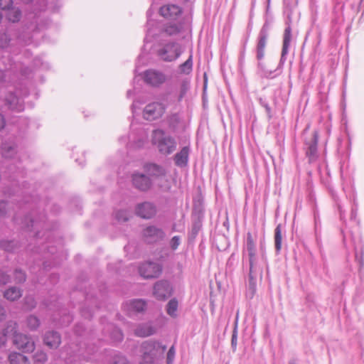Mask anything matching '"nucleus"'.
<instances>
[{
  "instance_id": "obj_1",
  "label": "nucleus",
  "mask_w": 364,
  "mask_h": 364,
  "mask_svg": "<svg viewBox=\"0 0 364 364\" xmlns=\"http://www.w3.org/2000/svg\"><path fill=\"white\" fill-rule=\"evenodd\" d=\"M298 0H284V14L287 15L286 25L287 27L284 29L283 34V42L281 58L277 68L274 70H269L264 68V64L261 60L264 57V49L267 43V39L269 37V26L267 23H264L261 30L259 31L257 43L256 46V58L258 60L257 67L259 70L262 73V75L265 77H272V73L280 69L284 64L287 60V55L289 53V49L290 43L292 38L291 35V15L294 9L296 7Z\"/></svg>"
},
{
  "instance_id": "obj_2",
  "label": "nucleus",
  "mask_w": 364,
  "mask_h": 364,
  "mask_svg": "<svg viewBox=\"0 0 364 364\" xmlns=\"http://www.w3.org/2000/svg\"><path fill=\"white\" fill-rule=\"evenodd\" d=\"M246 250L249 257V272L247 284L246 296L252 299L257 291V277L262 269L258 265V259L256 255V247L251 232L247 233Z\"/></svg>"
},
{
  "instance_id": "obj_3",
  "label": "nucleus",
  "mask_w": 364,
  "mask_h": 364,
  "mask_svg": "<svg viewBox=\"0 0 364 364\" xmlns=\"http://www.w3.org/2000/svg\"><path fill=\"white\" fill-rule=\"evenodd\" d=\"M151 136L152 144L156 146L161 154L168 156L176 150V139L173 136L168 134L164 129H154L152 132Z\"/></svg>"
},
{
  "instance_id": "obj_4",
  "label": "nucleus",
  "mask_w": 364,
  "mask_h": 364,
  "mask_svg": "<svg viewBox=\"0 0 364 364\" xmlns=\"http://www.w3.org/2000/svg\"><path fill=\"white\" fill-rule=\"evenodd\" d=\"M141 349L142 360L140 364H154V359L164 353L166 346L156 341L149 340L142 343Z\"/></svg>"
},
{
  "instance_id": "obj_5",
  "label": "nucleus",
  "mask_w": 364,
  "mask_h": 364,
  "mask_svg": "<svg viewBox=\"0 0 364 364\" xmlns=\"http://www.w3.org/2000/svg\"><path fill=\"white\" fill-rule=\"evenodd\" d=\"M181 45L175 41L168 42L157 50V55L165 62H172L182 53Z\"/></svg>"
},
{
  "instance_id": "obj_6",
  "label": "nucleus",
  "mask_w": 364,
  "mask_h": 364,
  "mask_svg": "<svg viewBox=\"0 0 364 364\" xmlns=\"http://www.w3.org/2000/svg\"><path fill=\"white\" fill-rule=\"evenodd\" d=\"M173 291L171 284L167 280L157 281L153 287V295L159 301H165Z\"/></svg>"
},
{
  "instance_id": "obj_7",
  "label": "nucleus",
  "mask_w": 364,
  "mask_h": 364,
  "mask_svg": "<svg viewBox=\"0 0 364 364\" xmlns=\"http://www.w3.org/2000/svg\"><path fill=\"white\" fill-rule=\"evenodd\" d=\"M13 343L19 350L23 353H31L35 349V343L32 338L27 335L17 332L13 335Z\"/></svg>"
},
{
  "instance_id": "obj_8",
  "label": "nucleus",
  "mask_w": 364,
  "mask_h": 364,
  "mask_svg": "<svg viewBox=\"0 0 364 364\" xmlns=\"http://www.w3.org/2000/svg\"><path fill=\"white\" fill-rule=\"evenodd\" d=\"M139 274L144 279L159 277L162 272V266L154 262H146L139 267Z\"/></svg>"
},
{
  "instance_id": "obj_9",
  "label": "nucleus",
  "mask_w": 364,
  "mask_h": 364,
  "mask_svg": "<svg viewBox=\"0 0 364 364\" xmlns=\"http://www.w3.org/2000/svg\"><path fill=\"white\" fill-rule=\"evenodd\" d=\"M158 212L157 206L150 201H144L136 204L135 213L137 216L145 220L154 218Z\"/></svg>"
},
{
  "instance_id": "obj_10",
  "label": "nucleus",
  "mask_w": 364,
  "mask_h": 364,
  "mask_svg": "<svg viewBox=\"0 0 364 364\" xmlns=\"http://www.w3.org/2000/svg\"><path fill=\"white\" fill-rule=\"evenodd\" d=\"M166 106L161 102L149 103L144 109V118L149 121H153L160 118L165 113Z\"/></svg>"
},
{
  "instance_id": "obj_11",
  "label": "nucleus",
  "mask_w": 364,
  "mask_h": 364,
  "mask_svg": "<svg viewBox=\"0 0 364 364\" xmlns=\"http://www.w3.org/2000/svg\"><path fill=\"white\" fill-rule=\"evenodd\" d=\"M143 236L148 244H155L166 238L164 230L156 225H149L143 230Z\"/></svg>"
},
{
  "instance_id": "obj_12",
  "label": "nucleus",
  "mask_w": 364,
  "mask_h": 364,
  "mask_svg": "<svg viewBox=\"0 0 364 364\" xmlns=\"http://www.w3.org/2000/svg\"><path fill=\"white\" fill-rule=\"evenodd\" d=\"M132 184L137 190L146 192L152 186V181L144 173L135 172L132 176Z\"/></svg>"
},
{
  "instance_id": "obj_13",
  "label": "nucleus",
  "mask_w": 364,
  "mask_h": 364,
  "mask_svg": "<svg viewBox=\"0 0 364 364\" xmlns=\"http://www.w3.org/2000/svg\"><path fill=\"white\" fill-rule=\"evenodd\" d=\"M144 80L153 87H159L166 80V76L162 72L148 70L144 73Z\"/></svg>"
},
{
  "instance_id": "obj_14",
  "label": "nucleus",
  "mask_w": 364,
  "mask_h": 364,
  "mask_svg": "<svg viewBox=\"0 0 364 364\" xmlns=\"http://www.w3.org/2000/svg\"><path fill=\"white\" fill-rule=\"evenodd\" d=\"M4 105L8 109L17 112H20L24 109L21 100L12 92L6 95Z\"/></svg>"
},
{
  "instance_id": "obj_15",
  "label": "nucleus",
  "mask_w": 364,
  "mask_h": 364,
  "mask_svg": "<svg viewBox=\"0 0 364 364\" xmlns=\"http://www.w3.org/2000/svg\"><path fill=\"white\" fill-rule=\"evenodd\" d=\"M318 132L314 131L312 137L305 141L306 145V154L309 159V161H313L317 158L318 142Z\"/></svg>"
},
{
  "instance_id": "obj_16",
  "label": "nucleus",
  "mask_w": 364,
  "mask_h": 364,
  "mask_svg": "<svg viewBox=\"0 0 364 364\" xmlns=\"http://www.w3.org/2000/svg\"><path fill=\"white\" fill-rule=\"evenodd\" d=\"M190 154L191 148L189 146L182 147L173 157L175 166L181 168L187 167Z\"/></svg>"
},
{
  "instance_id": "obj_17",
  "label": "nucleus",
  "mask_w": 364,
  "mask_h": 364,
  "mask_svg": "<svg viewBox=\"0 0 364 364\" xmlns=\"http://www.w3.org/2000/svg\"><path fill=\"white\" fill-rule=\"evenodd\" d=\"M44 344L50 349H56L61 343L60 334L56 331H48L43 335Z\"/></svg>"
},
{
  "instance_id": "obj_18",
  "label": "nucleus",
  "mask_w": 364,
  "mask_h": 364,
  "mask_svg": "<svg viewBox=\"0 0 364 364\" xmlns=\"http://www.w3.org/2000/svg\"><path fill=\"white\" fill-rule=\"evenodd\" d=\"M18 325L16 322L9 321L6 323L5 328H0V347L4 346L9 338L12 337L16 333Z\"/></svg>"
},
{
  "instance_id": "obj_19",
  "label": "nucleus",
  "mask_w": 364,
  "mask_h": 364,
  "mask_svg": "<svg viewBox=\"0 0 364 364\" xmlns=\"http://www.w3.org/2000/svg\"><path fill=\"white\" fill-rule=\"evenodd\" d=\"M193 211L196 215V218L193 220L191 230L189 232L188 237L191 240H194L197 237L199 231L202 228V210L199 208L197 209L196 207H194Z\"/></svg>"
},
{
  "instance_id": "obj_20",
  "label": "nucleus",
  "mask_w": 364,
  "mask_h": 364,
  "mask_svg": "<svg viewBox=\"0 0 364 364\" xmlns=\"http://www.w3.org/2000/svg\"><path fill=\"white\" fill-rule=\"evenodd\" d=\"M182 12L181 9L176 5L174 4H168L163 6L160 8L159 13L160 14L170 19L176 18Z\"/></svg>"
},
{
  "instance_id": "obj_21",
  "label": "nucleus",
  "mask_w": 364,
  "mask_h": 364,
  "mask_svg": "<svg viewBox=\"0 0 364 364\" xmlns=\"http://www.w3.org/2000/svg\"><path fill=\"white\" fill-rule=\"evenodd\" d=\"M164 121L170 132L173 133L176 132L183 124L182 118L178 113H172L167 115Z\"/></svg>"
},
{
  "instance_id": "obj_22",
  "label": "nucleus",
  "mask_w": 364,
  "mask_h": 364,
  "mask_svg": "<svg viewBox=\"0 0 364 364\" xmlns=\"http://www.w3.org/2000/svg\"><path fill=\"white\" fill-rule=\"evenodd\" d=\"M144 168L149 175L155 178L163 177L166 174L165 168L156 164H147L144 165Z\"/></svg>"
},
{
  "instance_id": "obj_23",
  "label": "nucleus",
  "mask_w": 364,
  "mask_h": 364,
  "mask_svg": "<svg viewBox=\"0 0 364 364\" xmlns=\"http://www.w3.org/2000/svg\"><path fill=\"white\" fill-rule=\"evenodd\" d=\"M23 291L17 287H10L4 292V297L11 301L19 299L22 296Z\"/></svg>"
},
{
  "instance_id": "obj_24",
  "label": "nucleus",
  "mask_w": 364,
  "mask_h": 364,
  "mask_svg": "<svg viewBox=\"0 0 364 364\" xmlns=\"http://www.w3.org/2000/svg\"><path fill=\"white\" fill-rule=\"evenodd\" d=\"M146 301L141 299H132L129 301V309L137 313L144 311L146 309Z\"/></svg>"
},
{
  "instance_id": "obj_25",
  "label": "nucleus",
  "mask_w": 364,
  "mask_h": 364,
  "mask_svg": "<svg viewBox=\"0 0 364 364\" xmlns=\"http://www.w3.org/2000/svg\"><path fill=\"white\" fill-rule=\"evenodd\" d=\"M9 360L11 364H30L28 358L20 353H11Z\"/></svg>"
},
{
  "instance_id": "obj_26",
  "label": "nucleus",
  "mask_w": 364,
  "mask_h": 364,
  "mask_svg": "<svg viewBox=\"0 0 364 364\" xmlns=\"http://www.w3.org/2000/svg\"><path fill=\"white\" fill-rule=\"evenodd\" d=\"M182 26L176 23H168L164 26L163 32L168 36H176L181 33Z\"/></svg>"
},
{
  "instance_id": "obj_27",
  "label": "nucleus",
  "mask_w": 364,
  "mask_h": 364,
  "mask_svg": "<svg viewBox=\"0 0 364 364\" xmlns=\"http://www.w3.org/2000/svg\"><path fill=\"white\" fill-rule=\"evenodd\" d=\"M154 328L148 325L141 324L136 327L134 333L139 337H146L154 334Z\"/></svg>"
},
{
  "instance_id": "obj_28",
  "label": "nucleus",
  "mask_w": 364,
  "mask_h": 364,
  "mask_svg": "<svg viewBox=\"0 0 364 364\" xmlns=\"http://www.w3.org/2000/svg\"><path fill=\"white\" fill-rule=\"evenodd\" d=\"M282 225L278 224L274 230V247L276 252L279 254L282 249Z\"/></svg>"
},
{
  "instance_id": "obj_29",
  "label": "nucleus",
  "mask_w": 364,
  "mask_h": 364,
  "mask_svg": "<svg viewBox=\"0 0 364 364\" xmlns=\"http://www.w3.org/2000/svg\"><path fill=\"white\" fill-rule=\"evenodd\" d=\"M6 18L9 22H18L21 18V11L18 8H10L6 12Z\"/></svg>"
},
{
  "instance_id": "obj_30",
  "label": "nucleus",
  "mask_w": 364,
  "mask_h": 364,
  "mask_svg": "<svg viewBox=\"0 0 364 364\" xmlns=\"http://www.w3.org/2000/svg\"><path fill=\"white\" fill-rule=\"evenodd\" d=\"M178 306V300L176 298L171 299L166 305V313L172 318L177 316V310Z\"/></svg>"
},
{
  "instance_id": "obj_31",
  "label": "nucleus",
  "mask_w": 364,
  "mask_h": 364,
  "mask_svg": "<svg viewBox=\"0 0 364 364\" xmlns=\"http://www.w3.org/2000/svg\"><path fill=\"white\" fill-rule=\"evenodd\" d=\"M179 72L181 74L188 75L193 70V55H190L188 58L182 64L179 65Z\"/></svg>"
},
{
  "instance_id": "obj_32",
  "label": "nucleus",
  "mask_w": 364,
  "mask_h": 364,
  "mask_svg": "<svg viewBox=\"0 0 364 364\" xmlns=\"http://www.w3.org/2000/svg\"><path fill=\"white\" fill-rule=\"evenodd\" d=\"M38 223L33 220V218L29 215H26L22 220V228L31 231L32 228H36Z\"/></svg>"
},
{
  "instance_id": "obj_33",
  "label": "nucleus",
  "mask_w": 364,
  "mask_h": 364,
  "mask_svg": "<svg viewBox=\"0 0 364 364\" xmlns=\"http://www.w3.org/2000/svg\"><path fill=\"white\" fill-rule=\"evenodd\" d=\"M14 282L16 284H23L26 281V274L21 268H16L14 271Z\"/></svg>"
},
{
  "instance_id": "obj_34",
  "label": "nucleus",
  "mask_w": 364,
  "mask_h": 364,
  "mask_svg": "<svg viewBox=\"0 0 364 364\" xmlns=\"http://www.w3.org/2000/svg\"><path fill=\"white\" fill-rule=\"evenodd\" d=\"M190 89V81L188 80H183L180 84L179 94L178 96V101L181 102L186 95Z\"/></svg>"
},
{
  "instance_id": "obj_35",
  "label": "nucleus",
  "mask_w": 364,
  "mask_h": 364,
  "mask_svg": "<svg viewBox=\"0 0 364 364\" xmlns=\"http://www.w3.org/2000/svg\"><path fill=\"white\" fill-rule=\"evenodd\" d=\"M26 323L28 328L31 331L36 330L40 326L39 318L34 315L28 316L26 319Z\"/></svg>"
},
{
  "instance_id": "obj_36",
  "label": "nucleus",
  "mask_w": 364,
  "mask_h": 364,
  "mask_svg": "<svg viewBox=\"0 0 364 364\" xmlns=\"http://www.w3.org/2000/svg\"><path fill=\"white\" fill-rule=\"evenodd\" d=\"M1 247L3 249L7 252H13L16 251L18 246V242L14 240H6L3 241L1 242Z\"/></svg>"
},
{
  "instance_id": "obj_37",
  "label": "nucleus",
  "mask_w": 364,
  "mask_h": 364,
  "mask_svg": "<svg viewBox=\"0 0 364 364\" xmlns=\"http://www.w3.org/2000/svg\"><path fill=\"white\" fill-rule=\"evenodd\" d=\"M11 38L10 36L4 31L0 32V48L6 49L9 47Z\"/></svg>"
},
{
  "instance_id": "obj_38",
  "label": "nucleus",
  "mask_w": 364,
  "mask_h": 364,
  "mask_svg": "<svg viewBox=\"0 0 364 364\" xmlns=\"http://www.w3.org/2000/svg\"><path fill=\"white\" fill-rule=\"evenodd\" d=\"M109 364H129V362L125 356L119 353H114L112 355V359Z\"/></svg>"
},
{
  "instance_id": "obj_39",
  "label": "nucleus",
  "mask_w": 364,
  "mask_h": 364,
  "mask_svg": "<svg viewBox=\"0 0 364 364\" xmlns=\"http://www.w3.org/2000/svg\"><path fill=\"white\" fill-rule=\"evenodd\" d=\"M11 282V276L8 271L0 269V286H5Z\"/></svg>"
},
{
  "instance_id": "obj_40",
  "label": "nucleus",
  "mask_w": 364,
  "mask_h": 364,
  "mask_svg": "<svg viewBox=\"0 0 364 364\" xmlns=\"http://www.w3.org/2000/svg\"><path fill=\"white\" fill-rule=\"evenodd\" d=\"M110 337L114 341L119 342L122 341L123 333L119 328L115 326H112V332L110 333Z\"/></svg>"
},
{
  "instance_id": "obj_41",
  "label": "nucleus",
  "mask_w": 364,
  "mask_h": 364,
  "mask_svg": "<svg viewBox=\"0 0 364 364\" xmlns=\"http://www.w3.org/2000/svg\"><path fill=\"white\" fill-rule=\"evenodd\" d=\"M129 217V212L127 210H119L115 213V218L119 222H127Z\"/></svg>"
},
{
  "instance_id": "obj_42",
  "label": "nucleus",
  "mask_w": 364,
  "mask_h": 364,
  "mask_svg": "<svg viewBox=\"0 0 364 364\" xmlns=\"http://www.w3.org/2000/svg\"><path fill=\"white\" fill-rule=\"evenodd\" d=\"M33 360L36 363H43L48 360L47 354L43 350H38L33 355Z\"/></svg>"
},
{
  "instance_id": "obj_43",
  "label": "nucleus",
  "mask_w": 364,
  "mask_h": 364,
  "mask_svg": "<svg viewBox=\"0 0 364 364\" xmlns=\"http://www.w3.org/2000/svg\"><path fill=\"white\" fill-rule=\"evenodd\" d=\"M258 100H259V105L265 109L266 112L268 116V118L271 119L272 117V109H271L270 106L269 105L267 100L265 98H263L261 97H259Z\"/></svg>"
},
{
  "instance_id": "obj_44",
  "label": "nucleus",
  "mask_w": 364,
  "mask_h": 364,
  "mask_svg": "<svg viewBox=\"0 0 364 364\" xmlns=\"http://www.w3.org/2000/svg\"><path fill=\"white\" fill-rule=\"evenodd\" d=\"M80 312H81V315L82 316H83L85 318H87V319H90L92 317V315H93V306H89V307H82L80 310Z\"/></svg>"
},
{
  "instance_id": "obj_45",
  "label": "nucleus",
  "mask_w": 364,
  "mask_h": 364,
  "mask_svg": "<svg viewBox=\"0 0 364 364\" xmlns=\"http://www.w3.org/2000/svg\"><path fill=\"white\" fill-rule=\"evenodd\" d=\"M237 324L235 323L234 329L232 331V338H231V346L235 351L237 348Z\"/></svg>"
},
{
  "instance_id": "obj_46",
  "label": "nucleus",
  "mask_w": 364,
  "mask_h": 364,
  "mask_svg": "<svg viewBox=\"0 0 364 364\" xmlns=\"http://www.w3.org/2000/svg\"><path fill=\"white\" fill-rule=\"evenodd\" d=\"M181 242L180 237L178 235L173 236L170 241V246L173 250H176Z\"/></svg>"
},
{
  "instance_id": "obj_47",
  "label": "nucleus",
  "mask_w": 364,
  "mask_h": 364,
  "mask_svg": "<svg viewBox=\"0 0 364 364\" xmlns=\"http://www.w3.org/2000/svg\"><path fill=\"white\" fill-rule=\"evenodd\" d=\"M13 4L12 0H0V9L2 10H9Z\"/></svg>"
},
{
  "instance_id": "obj_48",
  "label": "nucleus",
  "mask_w": 364,
  "mask_h": 364,
  "mask_svg": "<svg viewBox=\"0 0 364 364\" xmlns=\"http://www.w3.org/2000/svg\"><path fill=\"white\" fill-rule=\"evenodd\" d=\"M174 355H175V348H174V346H172L168 353H167V364H171L174 358Z\"/></svg>"
},
{
  "instance_id": "obj_49",
  "label": "nucleus",
  "mask_w": 364,
  "mask_h": 364,
  "mask_svg": "<svg viewBox=\"0 0 364 364\" xmlns=\"http://www.w3.org/2000/svg\"><path fill=\"white\" fill-rule=\"evenodd\" d=\"M363 250H361L360 255H358V253L355 252V259L358 261V262L360 264V267L362 268L364 266V258H363Z\"/></svg>"
},
{
  "instance_id": "obj_50",
  "label": "nucleus",
  "mask_w": 364,
  "mask_h": 364,
  "mask_svg": "<svg viewBox=\"0 0 364 364\" xmlns=\"http://www.w3.org/2000/svg\"><path fill=\"white\" fill-rule=\"evenodd\" d=\"M92 296L89 294H87L86 296H85L86 303H87L88 304H95V307L96 309H99L100 307V306L98 304V302L97 301V300L95 299H94V301H92Z\"/></svg>"
},
{
  "instance_id": "obj_51",
  "label": "nucleus",
  "mask_w": 364,
  "mask_h": 364,
  "mask_svg": "<svg viewBox=\"0 0 364 364\" xmlns=\"http://www.w3.org/2000/svg\"><path fill=\"white\" fill-rule=\"evenodd\" d=\"M6 318V311L5 308L0 304V321H3Z\"/></svg>"
},
{
  "instance_id": "obj_52",
  "label": "nucleus",
  "mask_w": 364,
  "mask_h": 364,
  "mask_svg": "<svg viewBox=\"0 0 364 364\" xmlns=\"http://www.w3.org/2000/svg\"><path fill=\"white\" fill-rule=\"evenodd\" d=\"M306 301L307 303H314V295L311 294H309L306 295Z\"/></svg>"
},
{
  "instance_id": "obj_53",
  "label": "nucleus",
  "mask_w": 364,
  "mask_h": 364,
  "mask_svg": "<svg viewBox=\"0 0 364 364\" xmlns=\"http://www.w3.org/2000/svg\"><path fill=\"white\" fill-rule=\"evenodd\" d=\"M5 126V119L3 114H0V130H1Z\"/></svg>"
},
{
  "instance_id": "obj_54",
  "label": "nucleus",
  "mask_w": 364,
  "mask_h": 364,
  "mask_svg": "<svg viewBox=\"0 0 364 364\" xmlns=\"http://www.w3.org/2000/svg\"><path fill=\"white\" fill-rule=\"evenodd\" d=\"M159 187L162 189L163 191H168L171 188V186L168 184L166 186L159 185Z\"/></svg>"
},
{
  "instance_id": "obj_55",
  "label": "nucleus",
  "mask_w": 364,
  "mask_h": 364,
  "mask_svg": "<svg viewBox=\"0 0 364 364\" xmlns=\"http://www.w3.org/2000/svg\"><path fill=\"white\" fill-rule=\"evenodd\" d=\"M204 78H205V79H204V88H205V87H206V81H207V80H206V75H204Z\"/></svg>"
},
{
  "instance_id": "obj_56",
  "label": "nucleus",
  "mask_w": 364,
  "mask_h": 364,
  "mask_svg": "<svg viewBox=\"0 0 364 364\" xmlns=\"http://www.w3.org/2000/svg\"><path fill=\"white\" fill-rule=\"evenodd\" d=\"M6 213V211L4 210H1L0 209V215H3Z\"/></svg>"
},
{
  "instance_id": "obj_57",
  "label": "nucleus",
  "mask_w": 364,
  "mask_h": 364,
  "mask_svg": "<svg viewBox=\"0 0 364 364\" xmlns=\"http://www.w3.org/2000/svg\"><path fill=\"white\" fill-rule=\"evenodd\" d=\"M289 364H296L294 360H291L289 361Z\"/></svg>"
},
{
  "instance_id": "obj_58",
  "label": "nucleus",
  "mask_w": 364,
  "mask_h": 364,
  "mask_svg": "<svg viewBox=\"0 0 364 364\" xmlns=\"http://www.w3.org/2000/svg\"><path fill=\"white\" fill-rule=\"evenodd\" d=\"M355 215V213L354 212V210H352L351 218L354 217Z\"/></svg>"
},
{
  "instance_id": "obj_59",
  "label": "nucleus",
  "mask_w": 364,
  "mask_h": 364,
  "mask_svg": "<svg viewBox=\"0 0 364 364\" xmlns=\"http://www.w3.org/2000/svg\"><path fill=\"white\" fill-rule=\"evenodd\" d=\"M39 235H40V232L38 231H37L36 233V237H39Z\"/></svg>"
},
{
  "instance_id": "obj_60",
  "label": "nucleus",
  "mask_w": 364,
  "mask_h": 364,
  "mask_svg": "<svg viewBox=\"0 0 364 364\" xmlns=\"http://www.w3.org/2000/svg\"><path fill=\"white\" fill-rule=\"evenodd\" d=\"M9 151H14V149H13V148H12V147H11V146H10V147H9Z\"/></svg>"
},
{
  "instance_id": "obj_61",
  "label": "nucleus",
  "mask_w": 364,
  "mask_h": 364,
  "mask_svg": "<svg viewBox=\"0 0 364 364\" xmlns=\"http://www.w3.org/2000/svg\"><path fill=\"white\" fill-rule=\"evenodd\" d=\"M68 323H69V322H70V316H68Z\"/></svg>"
},
{
  "instance_id": "obj_62",
  "label": "nucleus",
  "mask_w": 364,
  "mask_h": 364,
  "mask_svg": "<svg viewBox=\"0 0 364 364\" xmlns=\"http://www.w3.org/2000/svg\"><path fill=\"white\" fill-rule=\"evenodd\" d=\"M4 155H5L6 157L9 156V155H7L6 154H4Z\"/></svg>"
}]
</instances>
